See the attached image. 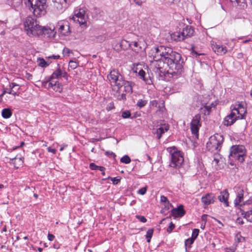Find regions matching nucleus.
I'll return each instance as SVG.
<instances>
[{
  "label": "nucleus",
  "mask_w": 252,
  "mask_h": 252,
  "mask_svg": "<svg viewBox=\"0 0 252 252\" xmlns=\"http://www.w3.org/2000/svg\"><path fill=\"white\" fill-rule=\"evenodd\" d=\"M153 70L160 77L170 74L177 78L184 73V62L181 55L168 47L160 46L152 49Z\"/></svg>",
  "instance_id": "1"
},
{
  "label": "nucleus",
  "mask_w": 252,
  "mask_h": 252,
  "mask_svg": "<svg viewBox=\"0 0 252 252\" xmlns=\"http://www.w3.org/2000/svg\"><path fill=\"white\" fill-rule=\"evenodd\" d=\"M88 19L87 9L86 7L76 9L74 15L70 18L74 22L78 23L83 30H85L89 26Z\"/></svg>",
  "instance_id": "2"
},
{
  "label": "nucleus",
  "mask_w": 252,
  "mask_h": 252,
  "mask_svg": "<svg viewBox=\"0 0 252 252\" xmlns=\"http://www.w3.org/2000/svg\"><path fill=\"white\" fill-rule=\"evenodd\" d=\"M246 150L243 145H233L230 148L229 158L231 161H238L243 162L246 156Z\"/></svg>",
  "instance_id": "3"
},
{
  "label": "nucleus",
  "mask_w": 252,
  "mask_h": 252,
  "mask_svg": "<svg viewBox=\"0 0 252 252\" xmlns=\"http://www.w3.org/2000/svg\"><path fill=\"white\" fill-rule=\"evenodd\" d=\"M107 78L113 87V90L117 89V92H118L123 86L125 80L118 70L115 69L111 70L108 75Z\"/></svg>",
  "instance_id": "4"
},
{
  "label": "nucleus",
  "mask_w": 252,
  "mask_h": 252,
  "mask_svg": "<svg viewBox=\"0 0 252 252\" xmlns=\"http://www.w3.org/2000/svg\"><path fill=\"white\" fill-rule=\"evenodd\" d=\"M223 142V136L216 134L210 137L209 141L207 143L206 147L211 152H217L220 150Z\"/></svg>",
  "instance_id": "5"
},
{
  "label": "nucleus",
  "mask_w": 252,
  "mask_h": 252,
  "mask_svg": "<svg viewBox=\"0 0 252 252\" xmlns=\"http://www.w3.org/2000/svg\"><path fill=\"white\" fill-rule=\"evenodd\" d=\"M169 153L171 156L169 165L173 168H180L184 161L182 153L175 148L171 149Z\"/></svg>",
  "instance_id": "6"
},
{
  "label": "nucleus",
  "mask_w": 252,
  "mask_h": 252,
  "mask_svg": "<svg viewBox=\"0 0 252 252\" xmlns=\"http://www.w3.org/2000/svg\"><path fill=\"white\" fill-rule=\"evenodd\" d=\"M25 31L26 32H44L48 31L46 27H41L37 21L31 17H27L24 23Z\"/></svg>",
  "instance_id": "7"
},
{
  "label": "nucleus",
  "mask_w": 252,
  "mask_h": 252,
  "mask_svg": "<svg viewBox=\"0 0 252 252\" xmlns=\"http://www.w3.org/2000/svg\"><path fill=\"white\" fill-rule=\"evenodd\" d=\"M46 0H28L29 3L33 9V12L36 16H39L44 9V5Z\"/></svg>",
  "instance_id": "8"
},
{
  "label": "nucleus",
  "mask_w": 252,
  "mask_h": 252,
  "mask_svg": "<svg viewBox=\"0 0 252 252\" xmlns=\"http://www.w3.org/2000/svg\"><path fill=\"white\" fill-rule=\"evenodd\" d=\"M51 7L55 13L62 12L67 7L66 0H52Z\"/></svg>",
  "instance_id": "9"
},
{
  "label": "nucleus",
  "mask_w": 252,
  "mask_h": 252,
  "mask_svg": "<svg viewBox=\"0 0 252 252\" xmlns=\"http://www.w3.org/2000/svg\"><path fill=\"white\" fill-rule=\"evenodd\" d=\"M48 29V31L54 32L55 30H58L62 32L64 31L65 32H70L69 24L68 21L63 20L59 21L56 25V27L54 26H50L46 27Z\"/></svg>",
  "instance_id": "10"
},
{
  "label": "nucleus",
  "mask_w": 252,
  "mask_h": 252,
  "mask_svg": "<svg viewBox=\"0 0 252 252\" xmlns=\"http://www.w3.org/2000/svg\"><path fill=\"white\" fill-rule=\"evenodd\" d=\"M171 39L176 42H181L193 36V32H171Z\"/></svg>",
  "instance_id": "11"
},
{
  "label": "nucleus",
  "mask_w": 252,
  "mask_h": 252,
  "mask_svg": "<svg viewBox=\"0 0 252 252\" xmlns=\"http://www.w3.org/2000/svg\"><path fill=\"white\" fill-rule=\"evenodd\" d=\"M201 116L198 114L193 118L190 123V129L192 134L197 135H198V131L199 127L201 126L200 123Z\"/></svg>",
  "instance_id": "12"
},
{
  "label": "nucleus",
  "mask_w": 252,
  "mask_h": 252,
  "mask_svg": "<svg viewBox=\"0 0 252 252\" xmlns=\"http://www.w3.org/2000/svg\"><path fill=\"white\" fill-rule=\"evenodd\" d=\"M58 68L53 72L48 79L43 81L42 83L44 85H46L49 81H52V80L57 81V79L62 77V69L60 68L59 64H58Z\"/></svg>",
  "instance_id": "13"
},
{
  "label": "nucleus",
  "mask_w": 252,
  "mask_h": 252,
  "mask_svg": "<svg viewBox=\"0 0 252 252\" xmlns=\"http://www.w3.org/2000/svg\"><path fill=\"white\" fill-rule=\"evenodd\" d=\"M239 118V116H237L235 113L232 111L229 115L224 118L223 124L227 126H230L233 125Z\"/></svg>",
  "instance_id": "14"
},
{
  "label": "nucleus",
  "mask_w": 252,
  "mask_h": 252,
  "mask_svg": "<svg viewBox=\"0 0 252 252\" xmlns=\"http://www.w3.org/2000/svg\"><path fill=\"white\" fill-rule=\"evenodd\" d=\"M211 44L213 51L218 55H224L227 51V50L225 47H223L222 45L217 44L214 41H211Z\"/></svg>",
  "instance_id": "15"
},
{
  "label": "nucleus",
  "mask_w": 252,
  "mask_h": 252,
  "mask_svg": "<svg viewBox=\"0 0 252 252\" xmlns=\"http://www.w3.org/2000/svg\"><path fill=\"white\" fill-rule=\"evenodd\" d=\"M186 214V211L184 210V206L180 205L176 208H173L171 211V215L175 218L178 217H182Z\"/></svg>",
  "instance_id": "16"
},
{
  "label": "nucleus",
  "mask_w": 252,
  "mask_h": 252,
  "mask_svg": "<svg viewBox=\"0 0 252 252\" xmlns=\"http://www.w3.org/2000/svg\"><path fill=\"white\" fill-rule=\"evenodd\" d=\"M201 201L203 203L204 208H206L209 204L214 202L215 196L213 194L207 193L202 197Z\"/></svg>",
  "instance_id": "17"
},
{
  "label": "nucleus",
  "mask_w": 252,
  "mask_h": 252,
  "mask_svg": "<svg viewBox=\"0 0 252 252\" xmlns=\"http://www.w3.org/2000/svg\"><path fill=\"white\" fill-rule=\"evenodd\" d=\"M236 197L234 200V204L235 206L240 205V203L244 199V192L243 189L240 187H238L236 189Z\"/></svg>",
  "instance_id": "18"
},
{
  "label": "nucleus",
  "mask_w": 252,
  "mask_h": 252,
  "mask_svg": "<svg viewBox=\"0 0 252 252\" xmlns=\"http://www.w3.org/2000/svg\"><path fill=\"white\" fill-rule=\"evenodd\" d=\"M229 193L227 189H224L221 191L220 195L218 196V199L220 201L223 202L224 205L227 207L229 205L228 199L229 197Z\"/></svg>",
  "instance_id": "19"
},
{
  "label": "nucleus",
  "mask_w": 252,
  "mask_h": 252,
  "mask_svg": "<svg viewBox=\"0 0 252 252\" xmlns=\"http://www.w3.org/2000/svg\"><path fill=\"white\" fill-rule=\"evenodd\" d=\"M48 88H51L54 91L61 93L63 90L62 85L59 83L58 81H49Z\"/></svg>",
  "instance_id": "20"
},
{
  "label": "nucleus",
  "mask_w": 252,
  "mask_h": 252,
  "mask_svg": "<svg viewBox=\"0 0 252 252\" xmlns=\"http://www.w3.org/2000/svg\"><path fill=\"white\" fill-rule=\"evenodd\" d=\"M139 76L145 82L149 85L152 84V80L149 74L147 75L145 71L141 69L138 72Z\"/></svg>",
  "instance_id": "21"
},
{
  "label": "nucleus",
  "mask_w": 252,
  "mask_h": 252,
  "mask_svg": "<svg viewBox=\"0 0 252 252\" xmlns=\"http://www.w3.org/2000/svg\"><path fill=\"white\" fill-rule=\"evenodd\" d=\"M251 210L248 211H245L240 209L241 211V215L243 218H245L247 221L252 223V207H250Z\"/></svg>",
  "instance_id": "22"
},
{
  "label": "nucleus",
  "mask_w": 252,
  "mask_h": 252,
  "mask_svg": "<svg viewBox=\"0 0 252 252\" xmlns=\"http://www.w3.org/2000/svg\"><path fill=\"white\" fill-rule=\"evenodd\" d=\"M169 129V126L168 125H164L163 126H160V127L157 129L155 134H157V137L158 139H160L162 136V135L167 131Z\"/></svg>",
  "instance_id": "23"
},
{
  "label": "nucleus",
  "mask_w": 252,
  "mask_h": 252,
  "mask_svg": "<svg viewBox=\"0 0 252 252\" xmlns=\"http://www.w3.org/2000/svg\"><path fill=\"white\" fill-rule=\"evenodd\" d=\"M56 32H27V34L29 36H36L39 37L40 35L47 34L49 37H54Z\"/></svg>",
  "instance_id": "24"
},
{
  "label": "nucleus",
  "mask_w": 252,
  "mask_h": 252,
  "mask_svg": "<svg viewBox=\"0 0 252 252\" xmlns=\"http://www.w3.org/2000/svg\"><path fill=\"white\" fill-rule=\"evenodd\" d=\"M132 82L125 80L123 83V86L124 87V91L126 93H132Z\"/></svg>",
  "instance_id": "25"
},
{
  "label": "nucleus",
  "mask_w": 252,
  "mask_h": 252,
  "mask_svg": "<svg viewBox=\"0 0 252 252\" xmlns=\"http://www.w3.org/2000/svg\"><path fill=\"white\" fill-rule=\"evenodd\" d=\"M12 114V111L9 108H4L2 110L1 115L3 118L8 119Z\"/></svg>",
  "instance_id": "26"
},
{
  "label": "nucleus",
  "mask_w": 252,
  "mask_h": 252,
  "mask_svg": "<svg viewBox=\"0 0 252 252\" xmlns=\"http://www.w3.org/2000/svg\"><path fill=\"white\" fill-rule=\"evenodd\" d=\"M51 63L50 62H46L43 58H39L38 59V64L39 66L41 67H46L48 66Z\"/></svg>",
  "instance_id": "27"
},
{
  "label": "nucleus",
  "mask_w": 252,
  "mask_h": 252,
  "mask_svg": "<svg viewBox=\"0 0 252 252\" xmlns=\"http://www.w3.org/2000/svg\"><path fill=\"white\" fill-rule=\"evenodd\" d=\"M89 167L91 169L93 170H99L100 171H103L105 169L104 167L97 166L94 163H90Z\"/></svg>",
  "instance_id": "28"
},
{
  "label": "nucleus",
  "mask_w": 252,
  "mask_h": 252,
  "mask_svg": "<svg viewBox=\"0 0 252 252\" xmlns=\"http://www.w3.org/2000/svg\"><path fill=\"white\" fill-rule=\"evenodd\" d=\"M129 46L132 48L133 50H137V52L141 49V47L139 46V44L136 41H132L129 44Z\"/></svg>",
  "instance_id": "29"
},
{
  "label": "nucleus",
  "mask_w": 252,
  "mask_h": 252,
  "mask_svg": "<svg viewBox=\"0 0 252 252\" xmlns=\"http://www.w3.org/2000/svg\"><path fill=\"white\" fill-rule=\"evenodd\" d=\"M154 232V229L151 228L149 229L147 231L146 238L147 239V242L149 243L151 241V239L152 237L153 234Z\"/></svg>",
  "instance_id": "30"
},
{
  "label": "nucleus",
  "mask_w": 252,
  "mask_h": 252,
  "mask_svg": "<svg viewBox=\"0 0 252 252\" xmlns=\"http://www.w3.org/2000/svg\"><path fill=\"white\" fill-rule=\"evenodd\" d=\"M120 161L125 164H128L131 162V159L128 156L125 155L121 158Z\"/></svg>",
  "instance_id": "31"
},
{
  "label": "nucleus",
  "mask_w": 252,
  "mask_h": 252,
  "mask_svg": "<svg viewBox=\"0 0 252 252\" xmlns=\"http://www.w3.org/2000/svg\"><path fill=\"white\" fill-rule=\"evenodd\" d=\"M194 240L189 238L186 240L185 242V245L186 247L190 248L191 245L193 243Z\"/></svg>",
  "instance_id": "32"
},
{
  "label": "nucleus",
  "mask_w": 252,
  "mask_h": 252,
  "mask_svg": "<svg viewBox=\"0 0 252 252\" xmlns=\"http://www.w3.org/2000/svg\"><path fill=\"white\" fill-rule=\"evenodd\" d=\"M6 1L9 5H14L20 3L21 0H6Z\"/></svg>",
  "instance_id": "33"
},
{
  "label": "nucleus",
  "mask_w": 252,
  "mask_h": 252,
  "mask_svg": "<svg viewBox=\"0 0 252 252\" xmlns=\"http://www.w3.org/2000/svg\"><path fill=\"white\" fill-rule=\"evenodd\" d=\"M78 63L76 62L70 61L69 62L68 67L72 69H74L77 67Z\"/></svg>",
  "instance_id": "34"
},
{
  "label": "nucleus",
  "mask_w": 252,
  "mask_h": 252,
  "mask_svg": "<svg viewBox=\"0 0 252 252\" xmlns=\"http://www.w3.org/2000/svg\"><path fill=\"white\" fill-rule=\"evenodd\" d=\"M147 103V101L144 99H139L137 102V105L141 108L145 106Z\"/></svg>",
  "instance_id": "35"
},
{
  "label": "nucleus",
  "mask_w": 252,
  "mask_h": 252,
  "mask_svg": "<svg viewBox=\"0 0 252 252\" xmlns=\"http://www.w3.org/2000/svg\"><path fill=\"white\" fill-rule=\"evenodd\" d=\"M211 109H212V107L211 106L206 105L204 107L203 112H204L205 115H209V114L211 111Z\"/></svg>",
  "instance_id": "36"
},
{
  "label": "nucleus",
  "mask_w": 252,
  "mask_h": 252,
  "mask_svg": "<svg viewBox=\"0 0 252 252\" xmlns=\"http://www.w3.org/2000/svg\"><path fill=\"white\" fill-rule=\"evenodd\" d=\"M199 232V230L198 229H194L192 230L191 238L195 240L198 235Z\"/></svg>",
  "instance_id": "37"
},
{
  "label": "nucleus",
  "mask_w": 252,
  "mask_h": 252,
  "mask_svg": "<svg viewBox=\"0 0 252 252\" xmlns=\"http://www.w3.org/2000/svg\"><path fill=\"white\" fill-rule=\"evenodd\" d=\"M15 89L17 91H18L20 89V87H19V85L15 83H12L9 85V90H10Z\"/></svg>",
  "instance_id": "38"
},
{
  "label": "nucleus",
  "mask_w": 252,
  "mask_h": 252,
  "mask_svg": "<svg viewBox=\"0 0 252 252\" xmlns=\"http://www.w3.org/2000/svg\"><path fill=\"white\" fill-rule=\"evenodd\" d=\"M131 113L129 111H125L122 113V116L123 118L126 119L130 117Z\"/></svg>",
  "instance_id": "39"
},
{
  "label": "nucleus",
  "mask_w": 252,
  "mask_h": 252,
  "mask_svg": "<svg viewBox=\"0 0 252 252\" xmlns=\"http://www.w3.org/2000/svg\"><path fill=\"white\" fill-rule=\"evenodd\" d=\"M136 218L139 221L142 222H146L147 221L146 218L143 216L141 215H136L135 216Z\"/></svg>",
  "instance_id": "40"
},
{
  "label": "nucleus",
  "mask_w": 252,
  "mask_h": 252,
  "mask_svg": "<svg viewBox=\"0 0 252 252\" xmlns=\"http://www.w3.org/2000/svg\"><path fill=\"white\" fill-rule=\"evenodd\" d=\"M236 250V246H232L229 248H226L225 249V252H235Z\"/></svg>",
  "instance_id": "41"
},
{
  "label": "nucleus",
  "mask_w": 252,
  "mask_h": 252,
  "mask_svg": "<svg viewBox=\"0 0 252 252\" xmlns=\"http://www.w3.org/2000/svg\"><path fill=\"white\" fill-rule=\"evenodd\" d=\"M242 106H243V105L242 104L239 103L238 104V107H234L232 109V111L235 110L237 112V114H240V111H241V109H242Z\"/></svg>",
  "instance_id": "42"
},
{
  "label": "nucleus",
  "mask_w": 252,
  "mask_h": 252,
  "mask_svg": "<svg viewBox=\"0 0 252 252\" xmlns=\"http://www.w3.org/2000/svg\"><path fill=\"white\" fill-rule=\"evenodd\" d=\"M70 53H72V51L66 47L64 48L63 50V54L64 55V56L66 55L68 56Z\"/></svg>",
  "instance_id": "43"
},
{
  "label": "nucleus",
  "mask_w": 252,
  "mask_h": 252,
  "mask_svg": "<svg viewBox=\"0 0 252 252\" xmlns=\"http://www.w3.org/2000/svg\"><path fill=\"white\" fill-rule=\"evenodd\" d=\"M193 31L191 26L187 25L185 28H183L182 32H193Z\"/></svg>",
  "instance_id": "44"
},
{
  "label": "nucleus",
  "mask_w": 252,
  "mask_h": 252,
  "mask_svg": "<svg viewBox=\"0 0 252 252\" xmlns=\"http://www.w3.org/2000/svg\"><path fill=\"white\" fill-rule=\"evenodd\" d=\"M174 228L175 225L173 224L172 222H171L169 224L168 227L167 229V231L169 233H170Z\"/></svg>",
  "instance_id": "45"
},
{
  "label": "nucleus",
  "mask_w": 252,
  "mask_h": 252,
  "mask_svg": "<svg viewBox=\"0 0 252 252\" xmlns=\"http://www.w3.org/2000/svg\"><path fill=\"white\" fill-rule=\"evenodd\" d=\"M108 178H110L111 179V180L112 181L113 184L114 185L118 184L120 182V180H121V179H117V178H115V177H114V178L109 177Z\"/></svg>",
  "instance_id": "46"
},
{
  "label": "nucleus",
  "mask_w": 252,
  "mask_h": 252,
  "mask_svg": "<svg viewBox=\"0 0 252 252\" xmlns=\"http://www.w3.org/2000/svg\"><path fill=\"white\" fill-rule=\"evenodd\" d=\"M135 4L138 6H141L145 2V0H132Z\"/></svg>",
  "instance_id": "47"
},
{
  "label": "nucleus",
  "mask_w": 252,
  "mask_h": 252,
  "mask_svg": "<svg viewBox=\"0 0 252 252\" xmlns=\"http://www.w3.org/2000/svg\"><path fill=\"white\" fill-rule=\"evenodd\" d=\"M246 113V110L244 107V106H242V109H241L240 114H239V115H241V119L244 118V115Z\"/></svg>",
  "instance_id": "48"
},
{
  "label": "nucleus",
  "mask_w": 252,
  "mask_h": 252,
  "mask_svg": "<svg viewBox=\"0 0 252 252\" xmlns=\"http://www.w3.org/2000/svg\"><path fill=\"white\" fill-rule=\"evenodd\" d=\"M146 191H147V188L146 187L142 188L138 190V193L140 194L144 195L146 193Z\"/></svg>",
  "instance_id": "49"
},
{
  "label": "nucleus",
  "mask_w": 252,
  "mask_h": 252,
  "mask_svg": "<svg viewBox=\"0 0 252 252\" xmlns=\"http://www.w3.org/2000/svg\"><path fill=\"white\" fill-rule=\"evenodd\" d=\"M191 54L194 56V55H195V57H197V56H200V55H204L203 54H199L196 51H195L194 50V46H192L191 47Z\"/></svg>",
  "instance_id": "50"
},
{
  "label": "nucleus",
  "mask_w": 252,
  "mask_h": 252,
  "mask_svg": "<svg viewBox=\"0 0 252 252\" xmlns=\"http://www.w3.org/2000/svg\"><path fill=\"white\" fill-rule=\"evenodd\" d=\"M173 207L172 205L168 201L164 204V209L165 210H169L170 208Z\"/></svg>",
  "instance_id": "51"
},
{
  "label": "nucleus",
  "mask_w": 252,
  "mask_h": 252,
  "mask_svg": "<svg viewBox=\"0 0 252 252\" xmlns=\"http://www.w3.org/2000/svg\"><path fill=\"white\" fill-rule=\"evenodd\" d=\"M15 89L9 90V92H7L8 94H12L13 95H19V93H18Z\"/></svg>",
  "instance_id": "52"
},
{
  "label": "nucleus",
  "mask_w": 252,
  "mask_h": 252,
  "mask_svg": "<svg viewBox=\"0 0 252 252\" xmlns=\"http://www.w3.org/2000/svg\"><path fill=\"white\" fill-rule=\"evenodd\" d=\"M168 201H169L168 200L167 198L166 197H165V196L161 195L160 196V202L161 203H166Z\"/></svg>",
  "instance_id": "53"
},
{
  "label": "nucleus",
  "mask_w": 252,
  "mask_h": 252,
  "mask_svg": "<svg viewBox=\"0 0 252 252\" xmlns=\"http://www.w3.org/2000/svg\"><path fill=\"white\" fill-rule=\"evenodd\" d=\"M235 222L236 223L239 224H243L244 223V222L243 219L240 217H238L236 219Z\"/></svg>",
  "instance_id": "54"
},
{
  "label": "nucleus",
  "mask_w": 252,
  "mask_h": 252,
  "mask_svg": "<svg viewBox=\"0 0 252 252\" xmlns=\"http://www.w3.org/2000/svg\"><path fill=\"white\" fill-rule=\"evenodd\" d=\"M68 74L66 71H63L62 70V77H63L67 80L68 78Z\"/></svg>",
  "instance_id": "55"
},
{
  "label": "nucleus",
  "mask_w": 252,
  "mask_h": 252,
  "mask_svg": "<svg viewBox=\"0 0 252 252\" xmlns=\"http://www.w3.org/2000/svg\"><path fill=\"white\" fill-rule=\"evenodd\" d=\"M60 58V56L59 55H52L51 56H49L47 58L57 60V59H59Z\"/></svg>",
  "instance_id": "56"
},
{
  "label": "nucleus",
  "mask_w": 252,
  "mask_h": 252,
  "mask_svg": "<svg viewBox=\"0 0 252 252\" xmlns=\"http://www.w3.org/2000/svg\"><path fill=\"white\" fill-rule=\"evenodd\" d=\"M55 238V236L52 234L49 233L48 234V239L51 241H53Z\"/></svg>",
  "instance_id": "57"
},
{
  "label": "nucleus",
  "mask_w": 252,
  "mask_h": 252,
  "mask_svg": "<svg viewBox=\"0 0 252 252\" xmlns=\"http://www.w3.org/2000/svg\"><path fill=\"white\" fill-rule=\"evenodd\" d=\"M118 99L119 100H126V94H122L119 96Z\"/></svg>",
  "instance_id": "58"
},
{
  "label": "nucleus",
  "mask_w": 252,
  "mask_h": 252,
  "mask_svg": "<svg viewBox=\"0 0 252 252\" xmlns=\"http://www.w3.org/2000/svg\"><path fill=\"white\" fill-rule=\"evenodd\" d=\"M207 216H208V215L204 214V215H203L201 217L202 221H204V223H206V222L207 221Z\"/></svg>",
  "instance_id": "59"
},
{
  "label": "nucleus",
  "mask_w": 252,
  "mask_h": 252,
  "mask_svg": "<svg viewBox=\"0 0 252 252\" xmlns=\"http://www.w3.org/2000/svg\"><path fill=\"white\" fill-rule=\"evenodd\" d=\"M232 2H236L237 3H244L246 0H230Z\"/></svg>",
  "instance_id": "60"
},
{
  "label": "nucleus",
  "mask_w": 252,
  "mask_h": 252,
  "mask_svg": "<svg viewBox=\"0 0 252 252\" xmlns=\"http://www.w3.org/2000/svg\"><path fill=\"white\" fill-rule=\"evenodd\" d=\"M48 151L49 152L52 153L53 154H55L56 153V150L55 149H52L51 147H48L47 148Z\"/></svg>",
  "instance_id": "61"
},
{
  "label": "nucleus",
  "mask_w": 252,
  "mask_h": 252,
  "mask_svg": "<svg viewBox=\"0 0 252 252\" xmlns=\"http://www.w3.org/2000/svg\"><path fill=\"white\" fill-rule=\"evenodd\" d=\"M165 2L167 3H172L174 2L179 1L180 0H164Z\"/></svg>",
  "instance_id": "62"
},
{
  "label": "nucleus",
  "mask_w": 252,
  "mask_h": 252,
  "mask_svg": "<svg viewBox=\"0 0 252 252\" xmlns=\"http://www.w3.org/2000/svg\"><path fill=\"white\" fill-rule=\"evenodd\" d=\"M105 154H106V155H107V156H113L114 157H116V155L112 152H110L107 151L105 152Z\"/></svg>",
  "instance_id": "63"
},
{
  "label": "nucleus",
  "mask_w": 252,
  "mask_h": 252,
  "mask_svg": "<svg viewBox=\"0 0 252 252\" xmlns=\"http://www.w3.org/2000/svg\"><path fill=\"white\" fill-rule=\"evenodd\" d=\"M6 93V91H4L2 93L0 94V102L2 100V97L3 96V95Z\"/></svg>",
  "instance_id": "64"
}]
</instances>
